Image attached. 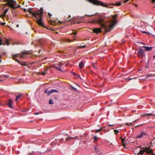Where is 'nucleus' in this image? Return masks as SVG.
<instances>
[{"mask_svg": "<svg viewBox=\"0 0 155 155\" xmlns=\"http://www.w3.org/2000/svg\"><path fill=\"white\" fill-rule=\"evenodd\" d=\"M7 105L10 108H12V100L11 99H9L7 102Z\"/></svg>", "mask_w": 155, "mask_h": 155, "instance_id": "11", "label": "nucleus"}, {"mask_svg": "<svg viewBox=\"0 0 155 155\" xmlns=\"http://www.w3.org/2000/svg\"><path fill=\"white\" fill-rule=\"evenodd\" d=\"M6 45H10V43L9 42L8 40V39L6 40V42H5V44Z\"/></svg>", "mask_w": 155, "mask_h": 155, "instance_id": "26", "label": "nucleus"}, {"mask_svg": "<svg viewBox=\"0 0 155 155\" xmlns=\"http://www.w3.org/2000/svg\"><path fill=\"white\" fill-rule=\"evenodd\" d=\"M48 90L47 89H46L45 91L44 92H45V93L46 94V93H48Z\"/></svg>", "mask_w": 155, "mask_h": 155, "instance_id": "36", "label": "nucleus"}, {"mask_svg": "<svg viewBox=\"0 0 155 155\" xmlns=\"http://www.w3.org/2000/svg\"><path fill=\"white\" fill-rule=\"evenodd\" d=\"M63 139H60V141H63Z\"/></svg>", "mask_w": 155, "mask_h": 155, "instance_id": "57", "label": "nucleus"}, {"mask_svg": "<svg viewBox=\"0 0 155 155\" xmlns=\"http://www.w3.org/2000/svg\"><path fill=\"white\" fill-rule=\"evenodd\" d=\"M14 60H15L19 64L20 63V61H19L17 58H12Z\"/></svg>", "mask_w": 155, "mask_h": 155, "instance_id": "25", "label": "nucleus"}, {"mask_svg": "<svg viewBox=\"0 0 155 155\" xmlns=\"http://www.w3.org/2000/svg\"><path fill=\"white\" fill-rule=\"evenodd\" d=\"M103 127H101L100 129V130H101V131L103 130Z\"/></svg>", "mask_w": 155, "mask_h": 155, "instance_id": "47", "label": "nucleus"}, {"mask_svg": "<svg viewBox=\"0 0 155 155\" xmlns=\"http://www.w3.org/2000/svg\"><path fill=\"white\" fill-rule=\"evenodd\" d=\"M121 2H119L117 3H116V4H112L111 5H116V6H120L121 4Z\"/></svg>", "mask_w": 155, "mask_h": 155, "instance_id": "21", "label": "nucleus"}, {"mask_svg": "<svg viewBox=\"0 0 155 155\" xmlns=\"http://www.w3.org/2000/svg\"><path fill=\"white\" fill-rule=\"evenodd\" d=\"M67 41H68V42H71V41L69 39H68L67 40Z\"/></svg>", "mask_w": 155, "mask_h": 155, "instance_id": "48", "label": "nucleus"}, {"mask_svg": "<svg viewBox=\"0 0 155 155\" xmlns=\"http://www.w3.org/2000/svg\"><path fill=\"white\" fill-rule=\"evenodd\" d=\"M150 144H151V145H153V143H152V142H151L150 143Z\"/></svg>", "mask_w": 155, "mask_h": 155, "instance_id": "60", "label": "nucleus"}, {"mask_svg": "<svg viewBox=\"0 0 155 155\" xmlns=\"http://www.w3.org/2000/svg\"><path fill=\"white\" fill-rule=\"evenodd\" d=\"M150 147H146L144 148L142 150H140V152L138 153V155L141 154L142 155L144 154V152H146V153L147 154H151L152 155H154V153L152 150H149Z\"/></svg>", "mask_w": 155, "mask_h": 155, "instance_id": "4", "label": "nucleus"}, {"mask_svg": "<svg viewBox=\"0 0 155 155\" xmlns=\"http://www.w3.org/2000/svg\"><path fill=\"white\" fill-rule=\"evenodd\" d=\"M101 131V130H100L99 129V130H95L94 132H95V133H98V132H99L100 131Z\"/></svg>", "mask_w": 155, "mask_h": 155, "instance_id": "32", "label": "nucleus"}, {"mask_svg": "<svg viewBox=\"0 0 155 155\" xmlns=\"http://www.w3.org/2000/svg\"><path fill=\"white\" fill-rule=\"evenodd\" d=\"M135 6H136V7H137V5L135 4Z\"/></svg>", "mask_w": 155, "mask_h": 155, "instance_id": "58", "label": "nucleus"}, {"mask_svg": "<svg viewBox=\"0 0 155 155\" xmlns=\"http://www.w3.org/2000/svg\"><path fill=\"white\" fill-rule=\"evenodd\" d=\"M141 32L143 33H145V34H147L148 35H150V33H149V32H146L144 31H142V30H141Z\"/></svg>", "mask_w": 155, "mask_h": 155, "instance_id": "28", "label": "nucleus"}, {"mask_svg": "<svg viewBox=\"0 0 155 155\" xmlns=\"http://www.w3.org/2000/svg\"><path fill=\"white\" fill-rule=\"evenodd\" d=\"M141 124V125H138V126H142V125H143V124Z\"/></svg>", "mask_w": 155, "mask_h": 155, "instance_id": "52", "label": "nucleus"}, {"mask_svg": "<svg viewBox=\"0 0 155 155\" xmlns=\"http://www.w3.org/2000/svg\"><path fill=\"white\" fill-rule=\"evenodd\" d=\"M139 119L138 118V119H137L135 120V121H133L131 123H127L126 124L127 125H128V126H130L132 125H133V124L134 123V122H136L138 120H139Z\"/></svg>", "mask_w": 155, "mask_h": 155, "instance_id": "18", "label": "nucleus"}, {"mask_svg": "<svg viewBox=\"0 0 155 155\" xmlns=\"http://www.w3.org/2000/svg\"><path fill=\"white\" fill-rule=\"evenodd\" d=\"M24 11L25 12H27V10H26L25 9H24Z\"/></svg>", "mask_w": 155, "mask_h": 155, "instance_id": "51", "label": "nucleus"}, {"mask_svg": "<svg viewBox=\"0 0 155 155\" xmlns=\"http://www.w3.org/2000/svg\"><path fill=\"white\" fill-rule=\"evenodd\" d=\"M39 113H35L34 114L35 115H38L39 114Z\"/></svg>", "mask_w": 155, "mask_h": 155, "instance_id": "42", "label": "nucleus"}, {"mask_svg": "<svg viewBox=\"0 0 155 155\" xmlns=\"http://www.w3.org/2000/svg\"><path fill=\"white\" fill-rule=\"evenodd\" d=\"M41 74H42L43 75H45L46 74V73L45 72H42L41 73Z\"/></svg>", "mask_w": 155, "mask_h": 155, "instance_id": "39", "label": "nucleus"}, {"mask_svg": "<svg viewBox=\"0 0 155 155\" xmlns=\"http://www.w3.org/2000/svg\"><path fill=\"white\" fill-rule=\"evenodd\" d=\"M19 64H21L22 66H27V64L25 63H22L20 62V63Z\"/></svg>", "mask_w": 155, "mask_h": 155, "instance_id": "27", "label": "nucleus"}, {"mask_svg": "<svg viewBox=\"0 0 155 155\" xmlns=\"http://www.w3.org/2000/svg\"><path fill=\"white\" fill-rule=\"evenodd\" d=\"M39 45H41V43L40 41H39Z\"/></svg>", "mask_w": 155, "mask_h": 155, "instance_id": "44", "label": "nucleus"}, {"mask_svg": "<svg viewBox=\"0 0 155 155\" xmlns=\"http://www.w3.org/2000/svg\"><path fill=\"white\" fill-rule=\"evenodd\" d=\"M143 48H145V50L146 51H150L152 50L153 48L152 47H149L145 46H143Z\"/></svg>", "mask_w": 155, "mask_h": 155, "instance_id": "14", "label": "nucleus"}, {"mask_svg": "<svg viewBox=\"0 0 155 155\" xmlns=\"http://www.w3.org/2000/svg\"><path fill=\"white\" fill-rule=\"evenodd\" d=\"M151 76L155 77V75H151L150 74H147V75L146 78H148L149 77H151Z\"/></svg>", "mask_w": 155, "mask_h": 155, "instance_id": "30", "label": "nucleus"}, {"mask_svg": "<svg viewBox=\"0 0 155 155\" xmlns=\"http://www.w3.org/2000/svg\"><path fill=\"white\" fill-rule=\"evenodd\" d=\"M142 115L151 116L152 115L155 116V114H153L152 113H150V114H143Z\"/></svg>", "mask_w": 155, "mask_h": 155, "instance_id": "22", "label": "nucleus"}, {"mask_svg": "<svg viewBox=\"0 0 155 155\" xmlns=\"http://www.w3.org/2000/svg\"><path fill=\"white\" fill-rule=\"evenodd\" d=\"M50 67L53 68H55L56 69L59 70V71H62L61 69L60 68H58L57 66L55 65H54V66H51Z\"/></svg>", "mask_w": 155, "mask_h": 155, "instance_id": "16", "label": "nucleus"}, {"mask_svg": "<svg viewBox=\"0 0 155 155\" xmlns=\"http://www.w3.org/2000/svg\"><path fill=\"white\" fill-rule=\"evenodd\" d=\"M22 96V95L21 94H19L18 95L16 98V99H15V101H18V100Z\"/></svg>", "mask_w": 155, "mask_h": 155, "instance_id": "20", "label": "nucleus"}, {"mask_svg": "<svg viewBox=\"0 0 155 155\" xmlns=\"http://www.w3.org/2000/svg\"><path fill=\"white\" fill-rule=\"evenodd\" d=\"M28 11L31 14H32L33 17H35L36 19V21L37 22V19L38 18V17L37 16V15H39V12H33L31 8H29L28 9Z\"/></svg>", "mask_w": 155, "mask_h": 155, "instance_id": "6", "label": "nucleus"}, {"mask_svg": "<svg viewBox=\"0 0 155 155\" xmlns=\"http://www.w3.org/2000/svg\"><path fill=\"white\" fill-rule=\"evenodd\" d=\"M99 155H101V152L100 150L98 149L95 151Z\"/></svg>", "mask_w": 155, "mask_h": 155, "instance_id": "23", "label": "nucleus"}, {"mask_svg": "<svg viewBox=\"0 0 155 155\" xmlns=\"http://www.w3.org/2000/svg\"><path fill=\"white\" fill-rule=\"evenodd\" d=\"M48 15L49 16H52V15L49 13H48Z\"/></svg>", "mask_w": 155, "mask_h": 155, "instance_id": "45", "label": "nucleus"}, {"mask_svg": "<svg viewBox=\"0 0 155 155\" xmlns=\"http://www.w3.org/2000/svg\"><path fill=\"white\" fill-rule=\"evenodd\" d=\"M58 22L60 23V24H61V21H58Z\"/></svg>", "mask_w": 155, "mask_h": 155, "instance_id": "61", "label": "nucleus"}, {"mask_svg": "<svg viewBox=\"0 0 155 155\" xmlns=\"http://www.w3.org/2000/svg\"><path fill=\"white\" fill-rule=\"evenodd\" d=\"M17 7H20V5H18Z\"/></svg>", "mask_w": 155, "mask_h": 155, "instance_id": "56", "label": "nucleus"}, {"mask_svg": "<svg viewBox=\"0 0 155 155\" xmlns=\"http://www.w3.org/2000/svg\"><path fill=\"white\" fill-rule=\"evenodd\" d=\"M77 34V33L76 32H74V33H73L72 34H71V35H74V36L75 35Z\"/></svg>", "mask_w": 155, "mask_h": 155, "instance_id": "40", "label": "nucleus"}, {"mask_svg": "<svg viewBox=\"0 0 155 155\" xmlns=\"http://www.w3.org/2000/svg\"><path fill=\"white\" fill-rule=\"evenodd\" d=\"M8 8L5 9V13H6L8 11Z\"/></svg>", "mask_w": 155, "mask_h": 155, "instance_id": "38", "label": "nucleus"}, {"mask_svg": "<svg viewBox=\"0 0 155 155\" xmlns=\"http://www.w3.org/2000/svg\"><path fill=\"white\" fill-rule=\"evenodd\" d=\"M13 0H7V5H8L11 8L14 9H15L16 7H14V4L13 3H11V2Z\"/></svg>", "mask_w": 155, "mask_h": 155, "instance_id": "8", "label": "nucleus"}, {"mask_svg": "<svg viewBox=\"0 0 155 155\" xmlns=\"http://www.w3.org/2000/svg\"><path fill=\"white\" fill-rule=\"evenodd\" d=\"M5 22L4 23H0V25H5Z\"/></svg>", "mask_w": 155, "mask_h": 155, "instance_id": "35", "label": "nucleus"}, {"mask_svg": "<svg viewBox=\"0 0 155 155\" xmlns=\"http://www.w3.org/2000/svg\"><path fill=\"white\" fill-rule=\"evenodd\" d=\"M152 119H155V117H152Z\"/></svg>", "mask_w": 155, "mask_h": 155, "instance_id": "55", "label": "nucleus"}, {"mask_svg": "<svg viewBox=\"0 0 155 155\" xmlns=\"http://www.w3.org/2000/svg\"><path fill=\"white\" fill-rule=\"evenodd\" d=\"M49 67H47L46 68H45L44 69V71H46L49 69Z\"/></svg>", "mask_w": 155, "mask_h": 155, "instance_id": "33", "label": "nucleus"}, {"mask_svg": "<svg viewBox=\"0 0 155 155\" xmlns=\"http://www.w3.org/2000/svg\"><path fill=\"white\" fill-rule=\"evenodd\" d=\"M62 65L63 64L62 63H59L58 64H57L56 66H57L58 68H60L61 69V68Z\"/></svg>", "mask_w": 155, "mask_h": 155, "instance_id": "19", "label": "nucleus"}, {"mask_svg": "<svg viewBox=\"0 0 155 155\" xmlns=\"http://www.w3.org/2000/svg\"><path fill=\"white\" fill-rule=\"evenodd\" d=\"M84 66V63L83 61L81 62L79 64V67L80 68H82Z\"/></svg>", "mask_w": 155, "mask_h": 155, "instance_id": "17", "label": "nucleus"}, {"mask_svg": "<svg viewBox=\"0 0 155 155\" xmlns=\"http://www.w3.org/2000/svg\"><path fill=\"white\" fill-rule=\"evenodd\" d=\"M86 15L88 16H92L93 15Z\"/></svg>", "mask_w": 155, "mask_h": 155, "instance_id": "50", "label": "nucleus"}, {"mask_svg": "<svg viewBox=\"0 0 155 155\" xmlns=\"http://www.w3.org/2000/svg\"><path fill=\"white\" fill-rule=\"evenodd\" d=\"M81 137V136H76L74 137H71L70 136H68V137L66 139V140L67 141H68L70 139H73V140H79L80 139V138Z\"/></svg>", "mask_w": 155, "mask_h": 155, "instance_id": "9", "label": "nucleus"}, {"mask_svg": "<svg viewBox=\"0 0 155 155\" xmlns=\"http://www.w3.org/2000/svg\"><path fill=\"white\" fill-rule=\"evenodd\" d=\"M43 9L42 8H41L40 9L39 11H37L36 12H38L40 15H37V16L38 17V18L37 19V23L38 24L43 27H45L42 21V14L43 13Z\"/></svg>", "mask_w": 155, "mask_h": 155, "instance_id": "2", "label": "nucleus"}, {"mask_svg": "<svg viewBox=\"0 0 155 155\" xmlns=\"http://www.w3.org/2000/svg\"><path fill=\"white\" fill-rule=\"evenodd\" d=\"M94 139L95 141H97V136H95L94 137Z\"/></svg>", "mask_w": 155, "mask_h": 155, "instance_id": "34", "label": "nucleus"}, {"mask_svg": "<svg viewBox=\"0 0 155 155\" xmlns=\"http://www.w3.org/2000/svg\"><path fill=\"white\" fill-rule=\"evenodd\" d=\"M108 126H114V124H111V125L109 124L108 125Z\"/></svg>", "mask_w": 155, "mask_h": 155, "instance_id": "46", "label": "nucleus"}, {"mask_svg": "<svg viewBox=\"0 0 155 155\" xmlns=\"http://www.w3.org/2000/svg\"><path fill=\"white\" fill-rule=\"evenodd\" d=\"M120 138L121 139L122 142L123 143V146L124 147L125 145V144L126 143V142L125 141V139H124L122 138L121 137H120Z\"/></svg>", "mask_w": 155, "mask_h": 155, "instance_id": "15", "label": "nucleus"}, {"mask_svg": "<svg viewBox=\"0 0 155 155\" xmlns=\"http://www.w3.org/2000/svg\"><path fill=\"white\" fill-rule=\"evenodd\" d=\"M28 54V51H22L20 54H12V58H15L16 57H20L21 58H24V57H26Z\"/></svg>", "mask_w": 155, "mask_h": 155, "instance_id": "5", "label": "nucleus"}, {"mask_svg": "<svg viewBox=\"0 0 155 155\" xmlns=\"http://www.w3.org/2000/svg\"><path fill=\"white\" fill-rule=\"evenodd\" d=\"M82 47H83V48H84L85 47V46H83Z\"/></svg>", "mask_w": 155, "mask_h": 155, "instance_id": "64", "label": "nucleus"}, {"mask_svg": "<svg viewBox=\"0 0 155 155\" xmlns=\"http://www.w3.org/2000/svg\"><path fill=\"white\" fill-rule=\"evenodd\" d=\"M153 58H155V55H154V56H153Z\"/></svg>", "mask_w": 155, "mask_h": 155, "instance_id": "59", "label": "nucleus"}, {"mask_svg": "<svg viewBox=\"0 0 155 155\" xmlns=\"http://www.w3.org/2000/svg\"><path fill=\"white\" fill-rule=\"evenodd\" d=\"M4 76L5 77H6V78L8 77V75H4Z\"/></svg>", "mask_w": 155, "mask_h": 155, "instance_id": "43", "label": "nucleus"}, {"mask_svg": "<svg viewBox=\"0 0 155 155\" xmlns=\"http://www.w3.org/2000/svg\"><path fill=\"white\" fill-rule=\"evenodd\" d=\"M11 3H13L14 4V7H15V6L16 5V2L15 1H14L13 0H12V2H11Z\"/></svg>", "mask_w": 155, "mask_h": 155, "instance_id": "31", "label": "nucleus"}, {"mask_svg": "<svg viewBox=\"0 0 155 155\" xmlns=\"http://www.w3.org/2000/svg\"><path fill=\"white\" fill-rule=\"evenodd\" d=\"M94 148H95V151H96V150H97L98 149V148L97 147H96V146H95L94 147Z\"/></svg>", "mask_w": 155, "mask_h": 155, "instance_id": "41", "label": "nucleus"}, {"mask_svg": "<svg viewBox=\"0 0 155 155\" xmlns=\"http://www.w3.org/2000/svg\"><path fill=\"white\" fill-rule=\"evenodd\" d=\"M72 88H73L74 89V90H76V89L75 88H74V87H72Z\"/></svg>", "mask_w": 155, "mask_h": 155, "instance_id": "53", "label": "nucleus"}, {"mask_svg": "<svg viewBox=\"0 0 155 155\" xmlns=\"http://www.w3.org/2000/svg\"><path fill=\"white\" fill-rule=\"evenodd\" d=\"M134 78H128L127 79L129 81H130L131 80H132L133 79H134Z\"/></svg>", "mask_w": 155, "mask_h": 155, "instance_id": "37", "label": "nucleus"}, {"mask_svg": "<svg viewBox=\"0 0 155 155\" xmlns=\"http://www.w3.org/2000/svg\"><path fill=\"white\" fill-rule=\"evenodd\" d=\"M147 118L148 119H149L150 118V117H147Z\"/></svg>", "mask_w": 155, "mask_h": 155, "instance_id": "62", "label": "nucleus"}, {"mask_svg": "<svg viewBox=\"0 0 155 155\" xmlns=\"http://www.w3.org/2000/svg\"><path fill=\"white\" fill-rule=\"evenodd\" d=\"M3 81V80L0 79V81Z\"/></svg>", "mask_w": 155, "mask_h": 155, "instance_id": "49", "label": "nucleus"}, {"mask_svg": "<svg viewBox=\"0 0 155 155\" xmlns=\"http://www.w3.org/2000/svg\"><path fill=\"white\" fill-rule=\"evenodd\" d=\"M147 136V134L146 133L144 132H142L137 137V138H141L145 137Z\"/></svg>", "mask_w": 155, "mask_h": 155, "instance_id": "10", "label": "nucleus"}, {"mask_svg": "<svg viewBox=\"0 0 155 155\" xmlns=\"http://www.w3.org/2000/svg\"><path fill=\"white\" fill-rule=\"evenodd\" d=\"M53 92H58V90H54V89H52L50 91H48V96H49L50 94H51L52 93H53Z\"/></svg>", "mask_w": 155, "mask_h": 155, "instance_id": "13", "label": "nucleus"}, {"mask_svg": "<svg viewBox=\"0 0 155 155\" xmlns=\"http://www.w3.org/2000/svg\"><path fill=\"white\" fill-rule=\"evenodd\" d=\"M89 2L93 4L97 5H101L102 6L107 7L108 5L105 4L104 2H101L97 0H87Z\"/></svg>", "mask_w": 155, "mask_h": 155, "instance_id": "3", "label": "nucleus"}, {"mask_svg": "<svg viewBox=\"0 0 155 155\" xmlns=\"http://www.w3.org/2000/svg\"><path fill=\"white\" fill-rule=\"evenodd\" d=\"M117 17L116 15L112 16L113 20L112 21V23L110 25H109V23L104 21L103 16H101L100 18L96 21V22L100 24L103 28L104 29V33H106L110 31L117 23V21L115 19Z\"/></svg>", "mask_w": 155, "mask_h": 155, "instance_id": "1", "label": "nucleus"}, {"mask_svg": "<svg viewBox=\"0 0 155 155\" xmlns=\"http://www.w3.org/2000/svg\"><path fill=\"white\" fill-rule=\"evenodd\" d=\"M114 131L115 133V134H118V133L119 132V131L118 130H114Z\"/></svg>", "mask_w": 155, "mask_h": 155, "instance_id": "29", "label": "nucleus"}, {"mask_svg": "<svg viewBox=\"0 0 155 155\" xmlns=\"http://www.w3.org/2000/svg\"><path fill=\"white\" fill-rule=\"evenodd\" d=\"M68 17H71V15H69Z\"/></svg>", "mask_w": 155, "mask_h": 155, "instance_id": "63", "label": "nucleus"}, {"mask_svg": "<svg viewBox=\"0 0 155 155\" xmlns=\"http://www.w3.org/2000/svg\"><path fill=\"white\" fill-rule=\"evenodd\" d=\"M151 1H152V3H155V2H153V1H152V0H151Z\"/></svg>", "mask_w": 155, "mask_h": 155, "instance_id": "54", "label": "nucleus"}, {"mask_svg": "<svg viewBox=\"0 0 155 155\" xmlns=\"http://www.w3.org/2000/svg\"><path fill=\"white\" fill-rule=\"evenodd\" d=\"M145 54L144 53V51L142 48L139 49L137 53V56L139 58H142L144 56Z\"/></svg>", "mask_w": 155, "mask_h": 155, "instance_id": "7", "label": "nucleus"}, {"mask_svg": "<svg viewBox=\"0 0 155 155\" xmlns=\"http://www.w3.org/2000/svg\"><path fill=\"white\" fill-rule=\"evenodd\" d=\"M93 32L97 34H98V33L101 32V28H96L93 29Z\"/></svg>", "mask_w": 155, "mask_h": 155, "instance_id": "12", "label": "nucleus"}, {"mask_svg": "<svg viewBox=\"0 0 155 155\" xmlns=\"http://www.w3.org/2000/svg\"><path fill=\"white\" fill-rule=\"evenodd\" d=\"M48 103L49 104H53L54 103L52 100L51 99H50L49 100Z\"/></svg>", "mask_w": 155, "mask_h": 155, "instance_id": "24", "label": "nucleus"}]
</instances>
